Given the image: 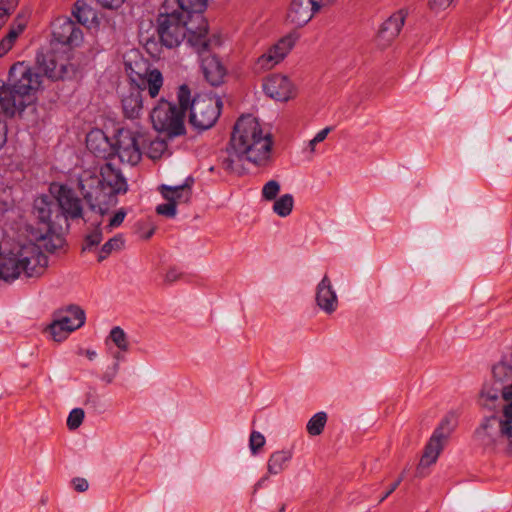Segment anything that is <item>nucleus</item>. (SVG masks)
Masks as SVG:
<instances>
[{
    "mask_svg": "<svg viewBox=\"0 0 512 512\" xmlns=\"http://www.w3.org/2000/svg\"><path fill=\"white\" fill-rule=\"evenodd\" d=\"M189 98H191L190 89L187 85L183 84L177 92L179 106L162 99L150 114L154 129L165 133L169 137L184 134V117L188 110Z\"/></svg>",
    "mask_w": 512,
    "mask_h": 512,
    "instance_id": "obj_4",
    "label": "nucleus"
},
{
    "mask_svg": "<svg viewBox=\"0 0 512 512\" xmlns=\"http://www.w3.org/2000/svg\"><path fill=\"white\" fill-rule=\"evenodd\" d=\"M279 191V182L276 180H270L262 188V197L268 201L275 200Z\"/></svg>",
    "mask_w": 512,
    "mask_h": 512,
    "instance_id": "obj_39",
    "label": "nucleus"
},
{
    "mask_svg": "<svg viewBox=\"0 0 512 512\" xmlns=\"http://www.w3.org/2000/svg\"><path fill=\"white\" fill-rule=\"evenodd\" d=\"M278 63L279 57L277 56L274 58L270 53H268V51H266L264 54L258 57L255 63V70L257 72L269 70L276 66Z\"/></svg>",
    "mask_w": 512,
    "mask_h": 512,
    "instance_id": "obj_37",
    "label": "nucleus"
},
{
    "mask_svg": "<svg viewBox=\"0 0 512 512\" xmlns=\"http://www.w3.org/2000/svg\"><path fill=\"white\" fill-rule=\"evenodd\" d=\"M503 394V400L507 402L502 408V413L500 416H490L484 419L481 425L476 429L474 433L475 440L480 438V434L484 432L495 434L499 428L503 426L507 414L512 415V383L510 385H505V390Z\"/></svg>",
    "mask_w": 512,
    "mask_h": 512,
    "instance_id": "obj_12",
    "label": "nucleus"
},
{
    "mask_svg": "<svg viewBox=\"0 0 512 512\" xmlns=\"http://www.w3.org/2000/svg\"><path fill=\"white\" fill-rule=\"evenodd\" d=\"M108 338L116 345L120 351L127 352L129 350L128 337L121 327H113L109 333Z\"/></svg>",
    "mask_w": 512,
    "mask_h": 512,
    "instance_id": "obj_34",
    "label": "nucleus"
},
{
    "mask_svg": "<svg viewBox=\"0 0 512 512\" xmlns=\"http://www.w3.org/2000/svg\"><path fill=\"white\" fill-rule=\"evenodd\" d=\"M103 239V232L100 226V223L90 231L86 237L84 238L82 250H91L92 248L98 246Z\"/></svg>",
    "mask_w": 512,
    "mask_h": 512,
    "instance_id": "obj_35",
    "label": "nucleus"
},
{
    "mask_svg": "<svg viewBox=\"0 0 512 512\" xmlns=\"http://www.w3.org/2000/svg\"><path fill=\"white\" fill-rule=\"evenodd\" d=\"M493 379L498 383L504 384L505 381L512 379V352L502 357V359L493 366Z\"/></svg>",
    "mask_w": 512,
    "mask_h": 512,
    "instance_id": "obj_28",
    "label": "nucleus"
},
{
    "mask_svg": "<svg viewBox=\"0 0 512 512\" xmlns=\"http://www.w3.org/2000/svg\"><path fill=\"white\" fill-rule=\"evenodd\" d=\"M506 418L494 435L484 432L476 440L477 443L488 451L512 454V415L507 414Z\"/></svg>",
    "mask_w": 512,
    "mask_h": 512,
    "instance_id": "obj_10",
    "label": "nucleus"
},
{
    "mask_svg": "<svg viewBox=\"0 0 512 512\" xmlns=\"http://www.w3.org/2000/svg\"><path fill=\"white\" fill-rule=\"evenodd\" d=\"M154 234V229H150L144 236V239H149Z\"/></svg>",
    "mask_w": 512,
    "mask_h": 512,
    "instance_id": "obj_58",
    "label": "nucleus"
},
{
    "mask_svg": "<svg viewBox=\"0 0 512 512\" xmlns=\"http://www.w3.org/2000/svg\"><path fill=\"white\" fill-rule=\"evenodd\" d=\"M265 437L258 431H252L249 439V447L251 453L256 455L259 450L265 445Z\"/></svg>",
    "mask_w": 512,
    "mask_h": 512,
    "instance_id": "obj_41",
    "label": "nucleus"
},
{
    "mask_svg": "<svg viewBox=\"0 0 512 512\" xmlns=\"http://www.w3.org/2000/svg\"><path fill=\"white\" fill-rule=\"evenodd\" d=\"M7 140V127L6 124L0 121V148L4 146Z\"/></svg>",
    "mask_w": 512,
    "mask_h": 512,
    "instance_id": "obj_52",
    "label": "nucleus"
},
{
    "mask_svg": "<svg viewBox=\"0 0 512 512\" xmlns=\"http://www.w3.org/2000/svg\"><path fill=\"white\" fill-rule=\"evenodd\" d=\"M272 146L271 135L263 133L258 120L252 115H243L234 124L225 154L219 157L220 166L228 173L237 174L243 172V161L268 166Z\"/></svg>",
    "mask_w": 512,
    "mask_h": 512,
    "instance_id": "obj_3",
    "label": "nucleus"
},
{
    "mask_svg": "<svg viewBox=\"0 0 512 512\" xmlns=\"http://www.w3.org/2000/svg\"><path fill=\"white\" fill-rule=\"evenodd\" d=\"M317 305L327 314H332L338 307V298L332 287L331 280L324 275L316 288Z\"/></svg>",
    "mask_w": 512,
    "mask_h": 512,
    "instance_id": "obj_18",
    "label": "nucleus"
},
{
    "mask_svg": "<svg viewBox=\"0 0 512 512\" xmlns=\"http://www.w3.org/2000/svg\"><path fill=\"white\" fill-rule=\"evenodd\" d=\"M194 184V178L189 176L185 179L183 184L169 186L161 185L159 190L166 201L174 202L178 204H187L190 202L192 197V186Z\"/></svg>",
    "mask_w": 512,
    "mask_h": 512,
    "instance_id": "obj_17",
    "label": "nucleus"
},
{
    "mask_svg": "<svg viewBox=\"0 0 512 512\" xmlns=\"http://www.w3.org/2000/svg\"><path fill=\"white\" fill-rule=\"evenodd\" d=\"M267 479V477H263L261 480L258 481V483L256 484V487H259L262 485V483Z\"/></svg>",
    "mask_w": 512,
    "mask_h": 512,
    "instance_id": "obj_60",
    "label": "nucleus"
},
{
    "mask_svg": "<svg viewBox=\"0 0 512 512\" xmlns=\"http://www.w3.org/2000/svg\"><path fill=\"white\" fill-rule=\"evenodd\" d=\"M201 68L205 79L212 86H219L223 83L226 69L215 55L203 56Z\"/></svg>",
    "mask_w": 512,
    "mask_h": 512,
    "instance_id": "obj_21",
    "label": "nucleus"
},
{
    "mask_svg": "<svg viewBox=\"0 0 512 512\" xmlns=\"http://www.w3.org/2000/svg\"><path fill=\"white\" fill-rule=\"evenodd\" d=\"M125 216L126 211L124 209L118 210L106 226L107 232H111L113 228L119 227L123 223Z\"/></svg>",
    "mask_w": 512,
    "mask_h": 512,
    "instance_id": "obj_43",
    "label": "nucleus"
},
{
    "mask_svg": "<svg viewBox=\"0 0 512 512\" xmlns=\"http://www.w3.org/2000/svg\"><path fill=\"white\" fill-rule=\"evenodd\" d=\"M156 212L169 218H173L177 214V206L174 202L167 201V203L160 204L156 207Z\"/></svg>",
    "mask_w": 512,
    "mask_h": 512,
    "instance_id": "obj_42",
    "label": "nucleus"
},
{
    "mask_svg": "<svg viewBox=\"0 0 512 512\" xmlns=\"http://www.w3.org/2000/svg\"><path fill=\"white\" fill-rule=\"evenodd\" d=\"M18 3L19 0H0V12L10 17Z\"/></svg>",
    "mask_w": 512,
    "mask_h": 512,
    "instance_id": "obj_44",
    "label": "nucleus"
},
{
    "mask_svg": "<svg viewBox=\"0 0 512 512\" xmlns=\"http://www.w3.org/2000/svg\"><path fill=\"white\" fill-rule=\"evenodd\" d=\"M142 135L128 128H121L115 135L113 143L114 156L117 155L121 162L136 165L141 160L139 137Z\"/></svg>",
    "mask_w": 512,
    "mask_h": 512,
    "instance_id": "obj_8",
    "label": "nucleus"
},
{
    "mask_svg": "<svg viewBox=\"0 0 512 512\" xmlns=\"http://www.w3.org/2000/svg\"><path fill=\"white\" fill-rule=\"evenodd\" d=\"M405 17V13L400 10L382 23L376 37L380 47L385 48L395 40L404 25Z\"/></svg>",
    "mask_w": 512,
    "mask_h": 512,
    "instance_id": "obj_14",
    "label": "nucleus"
},
{
    "mask_svg": "<svg viewBox=\"0 0 512 512\" xmlns=\"http://www.w3.org/2000/svg\"><path fill=\"white\" fill-rule=\"evenodd\" d=\"M284 511H285V505L283 504V505L281 506V508L279 509V512H284Z\"/></svg>",
    "mask_w": 512,
    "mask_h": 512,
    "instance_id": "obj_62",
    "label": "nucleus"
},
{
    "mask_svg": "<svg viewBox=\"0 0 512 512\" xmlns=\"http://www.w3.org/2000/svg\"><path fill=\"white\" fill-rule=\"evenodd\" d=\"M84 411L81 408L73 409L67 418V426L70 430L77 429L83 422L84 419Z\"/></svg>",
    "mask_w": 512,
    "mask_h": 512,
    "instance_id": "obj_40",
    "label": "nucleus"
},
{
    "mask_svg": "<svg viewBox=\"0 0 512 512\" xmlns=\"http://www.w3.org/2000/svg\"><path fill=\"white\" fill-rule=\"evenodd\" d=\"M72 485L77 492H85L89 487L88 481L81 477L74 478Z\"/></svg>",
    "mask_w": 512,
    "mask_h": 512,
    "instance_id": "obj_47",
    "label": "nucleus"
},
{
    "mask_svg": "<svg viewBox=\"0 0 512 512\" xmlns=\"http://www.w3.org/2000/svg\"><path fill=\"white\" fill-rule=\"evenodd\" d=\"M221 108L222 102L219 98L207 95H198L192 101L189 98L190 125L200 131L211 128L219 118Z\"/></svg>",
    "mask_w": 512,
    "mask_h": 512,
    "instance_id": "obj_6",
    "label": "nucleus"
},
{
    "mask_svg": "<svg viewBox=\"0 0 512 512\" xmlns=\"http://www.w3.org/2000/svg\"><path fill=\"white\" fill-rule=\"evenodd\" d=\"M55 318L66 327V331L73 332L84 325L85 312L79 306L70 305L57 312Z\"/></svg>",
    "mask_w": 512,
    "mask_h": 512,
    "instance_id": "obj_22",
    "label": "nucleus"
},
{
    "mask_svg": "<svg viewBox=\"0 0 512 512\" xmlns=\"http://www.w3.org/2000/svg\"><path fill=\"white\" fill-rule=\"evenodd\" d=\"M296 37L292 34L282 37L277 43L271 46L267 51L274 58L279 57V63L286 57L296 42Z\"/></svg>",
    "mask_w": 512,
    "mask_h": 512,
    "instance_id": "obj_29",
    "label": "nucleus"
},
{
    "mask_svg": "<svg viewBox=\"0 0 512 512\" xmlns=\"http://www.w3.org/2000/svg\"><path fill=\"white\" fill-rule=\"evenodd\" d=\"M25 26L18 24L11 26L7 34L0 40V58L4 57L14 46Z\"/></svg>",
    "mask_w": 512,
    "mask_h": 512,
    "instance_id": "obj_30",
    "label": "nucleus"
},
{
    "mask_svg": "<svg viewBox=\"0 0 512 512\" xmlns=\"http://www.w3.org/2000/svg\"><path fill=\"white\" fill-rule=\"evenodd\" d=\"M158 156H159V155H157V154H151V155H150V157H151V158H157Z\"/></svg>",
    "mask_w": 512,
    "mask_h": 512,
    "instance_id": "obj_63",
    "label": "nucleus"
},
{
    "mask_svg": "<svg viewBox=\"0 0 512 512\" xmlns=\"http://www.w3.org/2000/svg\"><path fill=\"white\" fill-rule=\"evenodd\" d=\"M122 108L125 117L130 119L138 118L143 109L142 91L132 88L127 95L123 96Z\"/></svg>",
    "mask_w": 512,
    "mask_h": 512,
    "instance_id": "obj_23",
    "label": "nucleus"
},
{
    "mask_svg": "<svg viewBox=\"0 0 512 512\" xmlns=\"http://www.w3.org/2000/svg\"><path fill=\"white\" fill-rule=\"evenodd\" d=\"M453 0H428L429 8L435 12L447 9Z\"/></svg>",
    "mask_w": 512,
    "mask_h": 512,
    "instance_id": "obj_46",
    "label": "nucleus"
},
{
    "mask_svg": "<svg viewBox=\"0 0 512 512\" xmlns=\"http://www.w3.org/2000/svg\"><path fill=\"white\" fill-rule=\"evenodd\" d=\"M292 450H278L273 452L267 462V473L269 475H278L284 471L292 460Z\"/></svg>",
    "mask_w": 512,
    "mask_h": 512,
    "instance_id": "obj_26",
    "label": "nucleus"
},
{
    "mask_svg": "<svg viewBox=\"0 0 512 512\" xmlns=\"http://www.w3.org/2000/svg\"><path fill=\"white\" fill-rule=\"evenodd\" d=\"M54 226L46 227V233L38 238L39 244H35L39 247L40 252L47 258L42 252L41 248L46 251L53 253L64 246L65 240L62 235L57 234L53 231Z\"/></svg>",
    "mask_w": 512,
    "mask_h": 512,
    "instance_id": "obj_27",
    "label": "nucleus"
},
{
    "mask_svg": "<svg viewBox=\"0 0 512 512\" xmlns=\"http://www.w3.org/2000/svg\"><path fill=\"white\" fill-rule=\"evenodd\" d=\"M56 209L57 204L55 198L52 199L49 196H41L34 201V214L46 227L60 225L59 221L61 219H56L55 217Z\"/></svg>",
    "mask_w": 512,
    "mask_h": 512,
    "instance_id": "obj_20",
    "label": "nucleus"
},
{
    "mask_svg": "<svg viewBox=\"0 0 512 512\" xmlns=\"http://www.w3.org/2000/svg\"><path fill=\"white\" fill-rule=\"evenodd\" d=\"M182 273L176 269V268H170L167 273L165 274V282L167 283H173L180 279Z\"/></svg>",
    "mask_w": 512,
    "mask_h": 512,
    "instance_id": "obj_49",
    "label": "nucleus"
},
{
    "mask_svg": "<svg viewBox=\"0 0 512 512\" xmlns=\"http://www.w3.org/2000/svg\"><path fill=\"white\" fill-rule=\"evenodd\" d=\"M101 180L97 177L91 178L92 182L106 185L111 189L112 194H124L128 190L126 179L121 172L113 167L111 163H106L101 167Z\"/></svg>",
    "mask_w": 512,
    "mask_h": 512,
    "instance_id": "obj_16",
    "label": "nucleus"
},
{
    "mask_svg": "<svg viewBox=\"0 0 512 512\" xmlns=\"http://www.w3.org/2000/svg\"><path fill=\"white\" fill-rule=\"evenodd\" d=\"M404 476H405V471H403V472L401 473V475L399 476V478H401V481L404 479Z\"/></svg>",
    "mask_w": 512,
    "mask_h": 512,
    "instance_id": "obj_61",
    "label": "nucleus"
},
{
    "mask_svg": "<svg viewBox=\"0 0 512 512\" xmlns=\"http://www.w3.org/2000/svg\"><path fill=\"white\" fill-rule=\"evenodd\" d=\"M328 416L325 412L321 411L313 415L306 425L307 433L310 436H318L320 435L327 423Z\"/></svg>",
    "mask_w": 512,
    "mask_h": 512,
    "instance_id": "obj_31",
    "label": "nucleus"
},
{
    "mask_svg": "<svg viewBox=\"0 0 512 512\" xmlns=\"http://www.w3.org/2000/svg\"><path fill=\"white\" fill-rule=\"evenodd\" d=\"M505 384L498 383L496 380L492 384H485L481 390L479 404L485 408L493 409L496 403L503 399Z\"/></svg>",
    "mask_w": 512,
    "mask_h": 512,
    "instance_id": "obj_24",
    "label": "nucleus"
},
{
    "mask_svg": "<svg viewBox=\"0 0 512 512\" xmlns=\"http://www.w3.org/2000/svg\"><path fill=\"white\" fill-rule=\"evenodd\" d=\"M52 193H55L57 209L56 219L75 220L83 217L82 200L77 197L74 191L65 185H52Z\"/></svg>",
    "mask_w": 512,
    "mask_h": 512,
    "instance_id": "obj_7",
    "label": "nucleus"
},
{
    "mask_svg": "<svg viewBox=\"0 0 512 512\" xmlns=\"http://www.w3.org/2000/svg\"><path fill=\"white\" fill-rule=\"evenodd\" d=\"M53 39L62 45L78 46L83 40L82 30L68 17H59L53 22Z\"/></svg>",
    "mask_w": 512,
    "mask_h": 512,
    "instance_id": "obj_11",
    "label": "nucleus"
},
{
    "mask_svg": "<svg viewBox=\"0 0 512 512\" xmlns=\"http://www.w3.org/2000/svg\"><path fill=\"white\" fill-rule=\"evenodd\" d=\"M124 246L122 235L118 234L104 243L98 254V261L105 260L113 251H120Z\"/></svg>",
    "mask_w": 512,
    "mask_h": 512,
    "instance_id": "obj_32",
    "label": "nucleus"
},
{
    "mask_svg": "<svg viewBox=\"0 0 512 512\" xmlns=\"http://www.w3.org/2000/svg\"><path fill=\"white\" fill-rule=\"evenodd\" d=\"M8 19H9V16H7L4 13L0 12V30L7 23Z\"/></svg>",
    "mask_w": 512,
    "mask_h": 512,
    "instance_id": "obj_55",
    "label": "nucleus"
},
{
    "mask_svg": "<svg viewBox=\"0 0 512 512\" xmlns=\"http://www.w3.org/2000/svg\"><path fill=\"white\" fill-rule=\"evenodd\" d=\"M48 330H49L50 334L52 335V338L56 342L63 341L71 333L70 331H66V327L64 325H62V323H60L56 318L49 325Z\"/></svg>",
    "mask_w": 512,
    "mask_h": 512,
    "instance_id": "obj_38",
    "label": "nucleus"
},
{
    "mask_svg": "<svg viewBox=\"0 0 512 512\" xmlns=\"http://www.w3.org/2000/svg\"><path fill=\"white\" fill-rule=\"evenodd\" d=\"M86 146L98 158L110 159L114 157L113 143L101 130H94L87 134Z\"/></svg>",
    "mask_w": 512,
    "mask_h": 512,
    "instance_id": "obj_19",
    "label": "nucleus"
},
{
    "mask_svg": "<svg viewBox=\"0 0 512 512\" xmlns=\"http://www.w3.org/2000/svg\"><path fill=\"white\" fill-rule=\"evenodd\" d=\"M97 2L104 8L117 9L122 6L124 0H97Z\"/></svg>",
    "mask_w": 512,
    "mask_h": 512,
    "instance_id": "obj_48",
    "label": "nucleus"
},
{
    "mask_svg": "<svg viewBox=\"0 0 512 512\" xmlns=\"http://www.w3.org/2000/svg\"><path fill=\"white\" fill-rule=\"evenodd\" d=\"M79 188L81 190V193L88 203L90 209L92 211L99 212L101 215L105 214L106 210L101 207L99 203H97L98 196L94 195V192L86 191L85 190V183L84 180L80 179L79 181Z\"/></svg>",
    "mask_w": 512,
    "mask_h": 512,
    "instance_id": "obj_36",
    "label": "nucleus"
},
{
    "mask_svg": "<svg viewBox=\"0 0 512 512\" xmlns=\"http://www.w3.org/2000/svg\"><path fill=\"white\" fill-rule=\"evenodd\" d=\"M262 86L266 95L277 101H287L293 94L291 81L286 76L280 74L267 77Z\"/></svg>",
    "mask_w": 512,
    "mask_h": 512,
    "instance_id": "obj_15",
    "label": "nucleus"
},
{
    "mask_svg": "<svg viewBox=\"0 0 512 512\" xmlns=\"http://www.w3.org/2000/svg\"><path fill=\"white\" fill-rule=\"evenodd\" d=\"M126 71L137 85V89L141 87L147 88L151 98H155L159 94V90L163 85V77L159 70L149 69L145 63H135V67L131 63H126Z\"/></svg>",
    "mask_w": 512,
    "mask_h": 512,
    "instance_id": "obj_9",
    "label": "nucleus"
},
{
    "mask_svg": "<svg viewBox=\"0 0 512 512\" xmlns=\"http://www.w3.org/2000/svg\"><path fill=\"white\" fill-rule=\"evenodd\" d=\"M400 483H401V478H398L394 483H392L388 487V490L381 496L379 502L384 501L389 495H391L398 488Z\"/></svg>",
    "mask_w": 512,
    "mask_h": 512,
    "instance_id": "obj_51",
    "label": "nucleus"
},
{
    "mask_svg": "<svg viewBox=\"0 0 512 512\" xmlns=\"http://www.w3.org/2000/svg\"><path fill=\"white\" fill-rule=\"evenodd\" d=\"M77 22L83 26L90 27L97 23V12L87 0H78L72 11Z\"/></svg>",
    "mask_w": 512,
    "mask_h": 512,
    "instance_id": "obj_25",
    "label": "nucleus"
},
{
    "mask_svg": "<svg viewBox=\"0 0 512 512\" xmlns=\"http://www.w3.org/2000/svg\"><path fill=\"white\" fill-rule=\"evenodd\" d=\"M207 0H164L157 17V34L162 45L174 48L187 38L199 53L210 46L208 23L203 16Z\"/></svg>",
    "mask_w": 512,
    "mask_h": 512,
    "instance_id": "obj_2",
    "label": "nucleus"
},
{
    "mask_svg": "<svg viewBox=\"0 0 512 512\" xmlns=\"http://www.w3.org/2000/svg\"><path fill=\"white\" fill-rule=\"evenodd\" d=\"M114 358L116 359V362H118V361H119V360H121L123 357H122V355H121V353H120V352H116V353L114 354Z\"/></svg>",
    "mask_w": 512,
    "mask_h": 512,
    "instance_id": "obj_59",
    "label": "nucleus"
},
{
    "mask_svg": "<svg viewBox=\"0 0 512 512\" xmlns=\"http://www.w3.org/2000/svg\"><path fill=\"white\" fill-rule=\"evenodd\" d=\"M85 354H86L87 358L91 361L94 360L95 357L97 356L96 352L93 350H86Z\"/></svg>",
    "mask_w": 512,
    "mask_h": 512,
    "instance_id": "obj_56",
    "label": "nucleus"
},
{
    "mask_svg": "<svg viewBox=\"0 0 512 512\" xmlns=\"http://www.w3.org/2000/svg\"><path fill=\"white\" fill-rule=\"evenodd\" d=\"M294 198L291 194H284L273 205V211L280 217H287L292 212Z\"/></svg>",
    "mask_w": 512,
    "mask_h": 512,
    "instance_id": "obj_33",
    "label": "nucleus"
},
{
    "mask_svg": "<svg viewBox=\"0 0 512 512\" xmlns=\"http://www.w3.org/2000/svg\"><path fill=\"white\" fill-rule=\"evenodd\" d=\"M318 10L312 0H292L287 12L286 21L295 28L303 27Z\"/></svg>",
    "mask_w": 512,
    "mask_h": 512,
    "instance_id": "obj_13",
    "label": "nucleus"
},
{
    "mask_svg": "<svg viewBox=\"0 0 512 512\" xmlns=\"http://www.w3.org/2000/svg\"><path fill=\"white\" fill-rule=\"evenodd\" d=\"M119 371V362H115L111 367H109L102 375V380L107 384H110L115 379L116 375Z\"/></svg>",
    "mask_w": 512,
    "mask_h": 512,
    "instance_id": "obj_45",
    "label": "nucleus"
},
{
    "mask_svg": "<svg viewBox=\"0 0 512 512\" xmlns=\"http://www.w3.org/2000/svg\"><path fill=\"white\" fill-rule=\"evenodd\" d=\"M335 1L336 0H312L314 5H316V7L318 9H321L322 7H326V6L332 5Z\"/></svg>",
    "mask_w": 512,
    "mask_h": 512,
    "instance_id": "obj_53",
    "label": "nucleus"
},
{
    "mask_svg": "<svg viewBox=\"0 0 512 512\" xmlns=\"http://www.w3.org/2000/svg\"><path fill=\"white\" fill-rule=\"evenodd\" d=\"M74 72L72 65L58 60L53 52L37 53L34 67L17 62L9 70L7 83L0 80V107L8 116L21 113L34 102L43 76L57 81L70 77Z\"/></svg>",
    "mask_w": 512,
    "mask_h": 512,
    "instance_id": "obj_1",
    "label": "nucleus"
},
{
    "mask_svg": "<svg viewBox=\"0 0 512 512\" xmlns=\"http://www.w3.org/2000/svg\"><path fill=\"white\" fill-rule=\"evenodd\" d=\"M317 144H318L317 142H314V138L309 141L308 148H309L311 153L315 152V148H316Z\"/></svg>",
    "mask_w": 512,
    "mask_h": 512,
    "instance_id": "obj_57",
    "label": "nucleus"
},
{
    "mask_svg": "<svg viewBox=\"0 0 512 512\" xmlns=\"http://www.w3.org/2000/svg\"><path fill=\"white\" fill-rule=\"evenodd\" d=\"M331 131H332V127H326L324 129L320 130L314 136V142L320 143V142L324 141Z\"/></svg>",
    "mask_w": 512,
    "mask_h": 512,
    "instance_id": "obj_50",
    "label": "nucleus"
},
{
    "mask_svg": "<svg viewBox=\"0 0 512 512\" xmlns=\"http://www.w3.org/2000/svg\"><path fill=\"white\" fill-rule=\"evenodd\" d=\"M152 149L157 151V152L158 151L162 152L165 149V144H164V142H161V141L153 142L152 143Z\"/></svg>",
    "mask_w": 512,
    "mask_h": 512,
    "instance_id": "obj_54",
    "label": "nucleus"
},
{
    "mask_svg": "<svg viewBox=\"0 0 512 512\" xmlns=\"http://www.w3.org/2000/svg\"><path fill=\"white\" fill-rule=\"evenodd\" d=\"M457 426V419L454 413H448L434 430L429 442L427 443L424 453L416 469V477L423 478L426 476L425 468L434 464L450 435Z\"/></svg>",
    "mask_w": 512,
    "mask_h": 512,
    "instance_id": "obj_5",
    "label": "nucleus"
}]
</instances>
